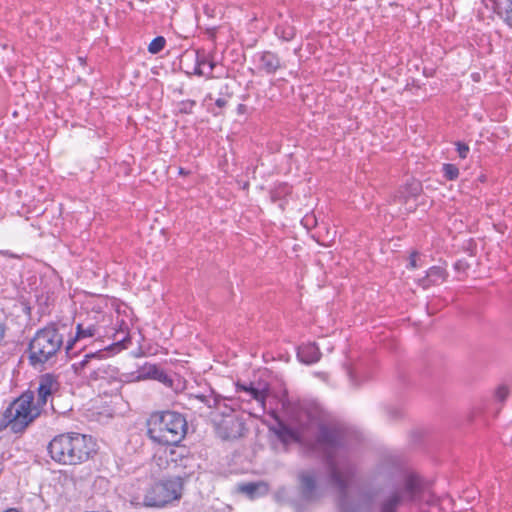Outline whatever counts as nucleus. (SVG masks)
Returning a JSON list of instances; mask_svg holds the SVG:
<instances>
[{"mask_svg":"<svg viewBox=\"0 0 512 512\" xmlns=\"http://www.w3.org/2000/svg\"><path fill=\"white\" fill-rule=\"evenodd\" d=\"M158 368L159 366H157L156 364L145 363L136 371L135 380L141 381L147 379H154L155 375L157 374Z\"/></svg>","mask_w":512,"mask_h":512,"instance_id":"nucleus-16","label":"nucleus"},{"mask_svg":"<svg viewBox=\"0 0 512 512\" xmlns=\"http://www.w3.org/2000/svg\"><path fill=\"white\" fill-rule=\"evenodd\" d=\"M274 433L285 446L298 443L306 453L321 456L327 466L331 485L342 497L347 495L356 468L346 455L339 453L346 442L345 432L340 426L309 418L296 428L279 423Z\"/></svg>","mask_w":512,"mask_h":512,"instance_id":"nucleus-1","label":"nucleus"},{"mask_svg":"<svg viewBox=\"0 0 512 512\" xmlns=\"http://www.w3.org/2000/svg\"><path fill=\"white\" fill-rule=\"evenodd\" d=\"M149 438L161 445H177L187 433L185 417L175 411H162L151 414L147 421Z\"/></svg>","mask_w":512,"mask_h":512,"instance_id":"nucleus-4","label":"nucleus"},{"mask_svg":"<svg viewBox=\"0 0 512 512\" xmlns=\"http://www.w3.org/2000/svg\"><path fill=\"white\" fill-rule=\"evenodd\" d=\"M443 176L446 180L454 181L459 176V169L456 165L451 163H445L442 166Z\"/></svg>","mask_w":512,"mask_h":512,"instance_id":"nucleus-20","label":"nucleus"},{"mask_svg":"<svg viewBox=\"0 0 512 512\" xmlns=\"http://www.w3.org/2000/svg\"><path fill=\"white\" fill-rule=\"evenodd\" d=\"M290 193L291 187L286 183H281L272 191L271 197L275 201L276 199H279L282 196L288 195Z\"/></svg>","mask_w":512,"mask_h":512,"instance_id":"nucleus-23","label":"nucleus"},{"mask_svg":"<svg viewBox=\"0 0 512 512\" xmlns=\"http://www.w3.org/2000/svg\"><path fill=\"white\" fill-rule=\"evenodd\" d=\"M421 190L422 188L420 182L413 180L410 183L406 184L404 191L401 192L400 199L403 198L406 202L407 199L410 197H417L420 194Z\"/></svg>","mask_w":512,"mask_h":512,"instance_id":"nucleus-17","label":"nucleus"},{"mask_svg":"<svg viewBox=\"0 0 512 512\" xmlns=\"http://www.w3.org/2000/svg\"><path fill=\"white\" fill-rule=\"evenodd\" d=\"M60 383L56 376L46 373L39 378V385L37 388V399L34 400V407H37L42 412L43 407L46 405L49 397L59 390Z\"/></svg>","mask_w":512,"mask_h":512,"instance_id":"nucleus-11","label":"nucleus"},{"mask_svg":"<svg viewBox=\"0 0 512 512\" xmlns=\"http://www.w3.org/2000/svg\"><path fill=\"white\" fill-rule=\"evenodd\" d=\"M349 512H370L369 505L352 507Z\"/></svg>","mask_w":512,"mask_h":512,"instance_id":"nucleus-34","label":"nucleus"},{"mask_svg":"<svg viewBox=\"0 0 512 512\" xmlns=\"http://www.w3.org/2000/svg\"><path fill=\"white\" fill-rule=\"evenodd\" d=\"M249 393L251 394L253 399L264 404L266 398V392L264 390L256 389L252 385H250Z\"/></svg>","mask_w":512,"mask_h":512,"instance_id":"nucleus-26","label":"nucleus"},{"mask_svg":"<svg viewBox=\"0 0 512 512\" xmlns=\"http://www.w3.org/2000/svg\"><path fill=\"white\" fill-rule=\"evenodd\" d=\"M423 491L422 479L415 473H409L404 478L403 488L395 490L382 501L380 512H396L397 508L405 501H419Z\"/></svg>","mask_w":512,"mask_h":512,"instance_id":"nucleus-7","label":"nucleus"},{"mask_svg":"<svg viewBox=\"0 0 512 512\" xmlns=\"http://www.w3.org/2000/svg\"><path fill=\"white\" fill-rule=\"evenodd\" d=\"M299 493L305 502L313 503L321 498L317 484V475L314 471H301L298 474Z\"/></svg>","mask_w":512,"mask_h":512,"instance_id":"nucleus-9","label":"nucleus"},{"mask_svg":"<svg viewBox=\"0 0 512 512\" xmlns=\"http://www.w3.org/2000/svg\"><path fill=\"white\" fill-rule=\"evenodd\" d=\"M409 265L412 267V268H416L417 267V264H416V254H412L410 256V262H409Z\"/></svg>","mask_w":512,"mask_h":512,"instance_id":"nucleus-36","label":"nucleus"},{"mask_svg":"<svg viewBox=\"0 0 512 512\" xmlns=\"http://www.w3.org/2000/svg\"><path fill=\"white\" fill-rule=\"evenodd\" d=\"M6 334V326L4 323L0 322V347L4 344Z\"/></svg>","mask_w":512,"mask_h":512,"instance_id":"nucleus-33","label":"nucleus"},{"mask_svg":"<svg viewBox=\"0 0 512 512\" xmlns=\"http://www.w3.org/2000/svg\"><path fill=\"white\" fill-rule=\"evenodd\" d=\"M47 449L55 462L62 465H77L92 457L96 452V443L89 435L68 432L55 436Z\"/></svg>","mask_w":512,"mask_h":512,"instance_id":"nucleus-2","label":"nucleus"},{"mask_svg":"<svg viewBox=\"0 0 512 512\" xmlns=\"http://www.w3.org/2000/svg\"><path fill=\"white\" fill-rule=\"evenodd\" d=\"M39 416V409L34 407V392L26 391L2 412L0 433L9 428L14 434H22Z\"/></svg>","mask_w":512,"mask_h":512,"instance_id":"nucleus-5","label":"nucleus"},{"mask_svg":"<svg viewBox=\"0 0 512 512\" xmlns=\"http://www.w3.org/2000/svg\"><path fill=\"white\" fill-rule=\"evenodd\" d=\"M201 402L205 403L208 407H217L219 400L217 398H209L204 395H200L197 397Z\"/></svg>","mask_w":512,"mask_h":512,"instance_id":"nucleus-31","label":"nucleus"},{"mask_svg":"<svg viewBox=\"0 0 512 512\" xmlns=\"http://www.w3.org/2000/svg\"><path fill=\"white\" fill-rule=\"evenodd\" d=\"M170 455L171 461L176 462L179 458L181 461V465H183L184 467H187V463L192 460V457L189 456V451L184 446L178 447V449H171Z\"/></svg>","mask_w":512,"mask_h":512,"instance_id":"nucleus-18","label":"nucleus"},{"mask_svg":"<svg viewBox=\"0 0 512 512\" xmlns=\"http://www.w3.org/2000/svg\"><path fill=\"white\" fill-rule=\"evenodd\" d=\"M446 278V271L442 267L439 266H433L431 267L427 273L426 276L419 279V284L423 288H428L432 285H437L442 283Z\"/></svg>","mask_w":512,"mask_h":512,"instance_id":"nucleus-15","label":"nucleus"},{"mask_svg":"<svg viewBox=\"0 0 512 512\" xmlns=\"http://www.w3.org/2000/svg\"><path fill=\"white\" fill-rule=\"evenodd\" d=\"M195 105H196V102L194 100L181 101L178 105L179 112L183 113V114H190V113H192V110Z\"/></svg>","mask_w":512,"mask_h":512,"instance_id":"nucleus-25","label":"nucleus"},{"mask_svg":"<svg viewBox=\"0 0 512 512\" xmlns=\"http://www.w3.org/2000/svg\"><path fill=\"white\" fill-rule=\"evenodd\" d=\"M208 11H209V8L206 6V7L204 8V12H205L206 14H208Z\"/></svg>","mask_w":512,"mask_h":512,"instance_id":"nucleus-40","label":"nucleus"},{"mask_svg":"<svg viewBox=\"0 0 512 512\" xmlns=\"http://www.w3.org/2000/svg\"><path fill=\"white\" fill-rule=\"evenodd\" d=\"M215 104L217 105V107H219V108H223V107H225V106H226L227 101H226V99H224V98H218V99L215 101Z\"/></svg>","mask_w":512,"mask_h":512,"instance_id":"nucleus-35","label":"nucleus"},{"mask_svg":"<svg viewBox=\"0 0 512 512\" xmlns=\"http://www.w3.org/2000/svg\"><path fill=\"white\" fill-rule=\"evenodd\" d=\"M100 335V327L91 321H85L76 325V334L68 340L65 351L69 357H73L76 353L73 352L74 346L82 339L92 338Z\"/></svg>","mask_w":512,"mask_h":512,"instance_id":"nucleus-12","label":"nucleus"},{"mask_svg":"<svg viewBox=\"0 0 512 512\" xmlns=\"http://www.w3.org/2000/svg\"><path fill=\"white\" fill-rule=\"evenodd\" d=\"M189 173H190V172H189V171H187V170H185L184 168H182V167H180V168H179V174H180V175L186 176V175H188Z\"/></svg>","mask_w":512,"mask_h":512,"instance_id":"nucleus-38","label":"nucleus"},{"mask_svg":"<svg viewBox=\"0 0 512 512\" xmlns=\"http://www.w3.org/2000/svg\"><path fill=\"white\" fill-rule=\"evenodd\" d=\"M237 388H238V390H243V391L249 392V386H247V385L237 384Z\"/></svg>","mask_w":512,"mask_h":512,"instance_id":"nucleus-37","label":"nucleus"},{"mask_svg":"<svg viewBox=\"0 0 512 512\" xmlns=\"http://www.w3.org/2000/svg\"><path fill=\"white\" fill-rule=\"evenodd\" d=\"M165 44H166L165 38L163 36H158L150 42V44L148 46V51L151 54H157L164 49Z\"/></svg>","mask_w":512,"mask_h":512,"instance_id":"nucleus-22","label":"nucleus"},{"mask_svg":"<svg viewBox=\"0 0 512 512\" xmlns=\"http://www.w3.org/2000/svg\"><path fill=\"white\" fill-rule=\"evenodd\" d=\"M504 21L510 28H512V0H506Z\"/></svg>","mask_w":512,"mask_h":512,"instance_id":"nucleus-27","label":"nucleus"},{"mask_svg":"<svg viewBox=\"0 0 512 512\" xmlns=\"http://www.w3.org/2000/svg\"><path fill=\"white\" fill-rule=\"evenodd\" d=\"M244 109H245V105L244 104H239L238 111L242 112Z\"/></svg>","mask_w":512,"mask_h":512,"instance_id":"nucleus-39","label":"nucleus"},{"mask_svg":"<svg viewBox=\"0 0 512 512\" xmlns=\"http://www.w3.org/2000/svg\"><path fill=\"white\" fill-rule=\"evenodd\" d=\"M197 65L199 66V68L204 67V66L207 65L209 67V73H211L213 71V68H214V63L211 62V61H208L205 57H202V58L197 57ZM197 73L199 75H203L204 74V72L201 69H199L197 71Z\"/></svg>","mask_w":512,"mask_h":512,"instance_id":"nucleus-28","label":"nucleus"},{"mask_svg":"<svg viewBox=\"0 0 512 512\" xmlns=\"http://www.w3.org/2000/svg\"><path fill=\"white\" fill-rule=\"evenodd\" d=\"M456 150L461 159H465L469 153V146L463 142H456Z\"/></svg>","mask_w":512,"mask_h":512,"instance_id":"nucleus-29","label":"nucleus"},{"mask_svg":"<svg viewBox=\"0 0 512 512\" xmlns=\"http://www.w3.org/2000/svg\"><path fill=\"white\" fill-rule=\"evenodd\" d=\"M64 337L56 324L39 329L28 345V360L31 366L38 368L53 365L61 353Z\"/></svg>","mask_w":512,"mask_h":512,"instance_id":"nucleus-3","label":"nucleus"},{"mask_svg":"<svg viewBox=\"0 0 512 512\" xmlns=\"http://www.w3.org/2000/svg\"><path fill=\"white\" fill-rule=\"evenodd\" d=\"M297 356L301 362L313 364L320 360L321 352L315 343H307L298 348Z\"/></svg>","mask_w":512,"mask_h":512,"instance_id":"nucleus-14","label":"nucleus"},{"mask_svg":"<svg viewBox=\"0 0 512 512\" xmlns=\"http://www.w3.org/2000/svg\"><path fill=\"white\" fill-rule=\"evenodd\" d=\"M302 224L306 227V228H311L313 226L316 225V219L314 216H305L303 219H302Z\"/></svg>","mask_w":512,"mask_h":512,"instance_id":"nucleus-32","label":"nucleus"},{"mask_svg":"<svg viewBox=\"0 0 512 512\" xmlns=\"http://www.w3.org/2000/svg\"><path fill=\"white\" fill-rule=\"evenodd\" d=\"M259 487H260L259 483H254V482L242 483V484L238 485V491L249 496L250 498H254Z\"/></svg>","mask_w":512,"mask_h":512,"instance_id":"nucleus-21","label":"nucleus"},{"mask_svg":"<svg viewBox=\"0 0 512 512\" xmlns=\"http://www.w3.org/2000/svg\"><path fill=\"white\" fill-rule=\"evenodd\" d=\"M508 395H509V389L505 385H500L495 392L496 398L501 402L505 401L507 399Z\"/></svg>","mask_w":512,"mask_h":512,"instance_id":"nucleus-30","label":"nucleus"},{"mask_svg":"<svg viewBox=\"0 0 512 512\" xmlns=\"http://www.w3.org/2000/svg\"><path fill=\"white\" fill-rule=\"evenodd\" d=\"M105 354L99 350L91 352L84 356L79 362L72 364V369L76 375L86 378L89 381L106 379L109 376L110 366L102 363Z\"/></svg>","mask_w":512,"mask_h":512,"instance_id":"nucleus-8","label":"nucleus"},{"mask_svg":"<svg viewBox=\"0 0 512 512\" xmlns=\"http://www.w3.org/2000/svg\"><path fill=\"white\" fill-rule=\"evenodd\" d=\"M275 34L284 41H291L295 37V28L289 24L276 26Z\"/></svg>","mask_w":512,"mask_h":512,"instance_id":"nucleus-19","label":"nucleus"},{"mask_svg":"<svg viewBox=\"0 0 512 512\" xmlns=\"http://www.w3.org/2000/svg\"><path fill=\"white\" fill-rule=\"evenodd\" d=\"M184 481L180 476L161 480L151 485L143 498L147 507H163L182 496Z\"/></svg>","mask_w":512,"mask_h":512,"instance_id":"nucleus-6","label":"nucleus"},{"mask_svg":"<svg viewBox=\"0 0 512 512\" xmlns=\"http://www.w3.org/2000/svg\"><path fill=\"white\" fill-rule=\"evenodd\" d=\"M259 69L267 74H274L280 67L281 61L276 53L264 51L258 54Z\"/></svg>","mask_w":512,"mask_h":512,"instance_id":"nucleus-13","label":"nucleus"},{"mask_svg":"<svg viewBox=\"0 0 512 512\" xmlns=\"http://www.w3.org/2000/svg\"><path fill=\"white\" fill-rule=\"evenodd\" d=\"M245 424L233 414L224 415L216 425V433L223 440H233L241 437Z\"/></svg>","mask_w":512,"mask_h":512,"instance_id":"nucleus-10","label":"nucleus"},{"mask_svg":"<svg viewBox=\"0 0 512 512\" xmlns=\"http://www.w3.org/2000/svg\"><path fill=\"white\" fill-rule=\"evenodd\" d=\"M153 380H157V381L163 383L167 387H172V385H173V380L160 367L158 368L157 374L155 375Z\"/></svg>","mask_w":512,"mask_h":512,"instance_id":"nucleus-24","label":"nucleus"}]
</instances>
